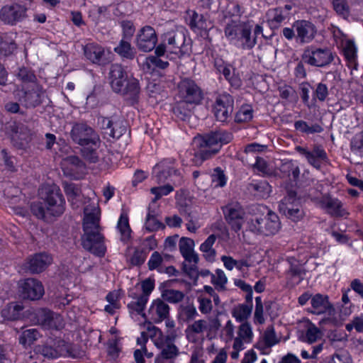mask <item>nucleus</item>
Listing matches in <instances>:
<instances>
[{
  "mask_svg": "<svg viewBox=\"0 0 363 363\" xmlns=\"http://www.w3.org/2000/svg\"><path fill=\"white\" fill-rule=\"evenodd\" d=\"M233 138V134L227 130L219 129L195 137L193 140L194 150L186 151L182 160L183 164L186 159L191 157V162L195 166H200L207 160L217 155L222 146L229 143ZM188 162H186L187 164Z\"/></svg>",
  "mask_w": 363,
  "mask_h": 363,
  "instance_id": "f257e3e1",
  "label": "nucleus"
},
{
  "mask_svg": "<svg viewBox=\"0 0 363 363\" xmlns=\"http://www.w3.org/2000/svg\"><path fill=\"white\" fill-rule=\"evenodd\" d=\"M84 217L83 221L84 234L82 235V245L84 250L102 257L106 252L105 238L101 233L99 225L100 211L94 206H87L84 208Z\"/></svg>",
  "mask_w": 363,
  "mask_h": 363,
  "instance_id": "f03ea898",
  "label": "nucleus"
},
{
  "mask_svg": "<svg viewBox=\"0 0 363 363\" xmlns=\"http://www.w3.org/2000/svg\"><path fill=\"white\" fill-rule=\"evenodd\" d=\"M43 201L33 202L30 205L32 213L39 219L48 220L59 217L65 210V200L57 185H47L40 192Z\"/></svg>",
  "mask_w": 363,
  "mask_h": 363,
  "instance_id": "7ed1b4c3",
  "label": "nucleus"
},
{
  "mask_svg": "<svg viewBox=\"0 0 363 363\" xmlns=\"http://www.w3.org/2000/svg\"><path fill=\"white\" fill-rule=\"evenodd\" d=\"M108 79L112 90L125 96L131 103H135L139 97L140 87L135 78H128V73L120 64L111 65Z\"/></svg>",
  "mask_w": 363,
  "mask_h": 363,
  "instance_id": "20e7f679",
  "label": "nucleus"
},
{
  "mask_svg": "<svg viewBox=\"0 0 363 363\" xmlns=\"http://www.w3.org/2000/svg\"><path fill=\"white\" fill-rule=\"evenodd\" d=\"M224 33L230 43L242 50H251L257 44L256 38L251 35L250 26L240 21H231L228 23Z\"/></svg>",
  "mask_w": 363,
  "mask_h": 363,
  "instance_id": "39448f33",
  "label": "nucleus"
},
{
  "mask_svg": "<svg viewBox=\"0 0 363 363\" xmlns=\"http://www.w3.org/2000/svg\"><path fill=\"white\" fill-rule=\"evenodd\" d=\"M156 330L160 335L155 339L154 343L160 352L157 354L155 363H174V359L179 354V348L173 343L172 337H164L159 329Z\"/></svg>",
  "mask_w": 363,
  "mask_h": 363,
  "instance_id": "423d86ee",
  "label": "nucleus"
},
{
  "mask_svg": "<svg viewBox=\"0 0 363 363\" xmlns=\"http://www.w3.org/2000/svg\"><path fill=\"white\" fill-rule=\"evenodd\" d=\"M281 228L279 216L269 211L264 217H256L250 223V228L252 231L263 234L266 236L276 234Z\"/></svg>",
  "mask_w": 363,
  "mask_h": 363,
  "instance_id": "0eeeda50",
  "label": "nucleus"
},
{
  "mask_svg": "<svg viewBox=\"0 0 363 363\" xmlns=\"http://www.w3.org/2000/svg\"><path fill=\"white\" fill-rule=\"evenodd\" d=\"M72 141L81 146L100 145V138L98 133L85 123H74L70 131Z\"/></svg>",
  "mask_w": 363,
  "mask_h": 363,
  "instance_id": "6e6552de",
  "label": "nucleus"
},
{
  "mask_svg": "<svg viewBox=\"0 0 363 363\" xmlns=\"http://www.w3.org/2000/svg\"><path fill=\"white\" fill-rule=\"evenodd\" d=\"M179 96L182 101L192 106L201 103L203 99V93L196 82L189 78L182 79L178 84Z\"/></svg>",
  "mask_w": 363,
  "mask_h": 363,
  "instance_id": "1a4fd4ad",
  "label": "nucleus"
},
{
  "mask_svg": "<svg viewBox=\"0 0 363 363\" xmlns=\"http://www.w3.org/2000/svg\"><path fill=\"white\" fill-rule=\"evenodd\" d=\"M176 160L173 158L164 159L157 163L152 169V177L158 184L164 183L171 177L180 179V172L175 167Z\"/></svg>",
  "mask_w": 363,
  "mask_h": 363,
  "instance_id": "9d476101",
  "label": "nucleus"
},
{
  "mask_svg": "<svg viewBox=\"0 0 363 363\" xmlns=\"http://www.w3.org/2000/svg\"><path fill=\"white\" fill-rule=\"evenodd\" d=\"M302 60L311 66L323 67L330 64L333 55L328 48H306L303 55Z\"/></svg>",
  "mask_w": 363,
  "mask_h": 363,
  "instance_id": "9b49d317",
  "label": "nucleus"
},
{
  "mask_svg": "<svg viewBox=\"0 0 363 363\" xmlns=\"http://www.w3.org/2000/svg\"><path fill=\"white\" fill-rule=\"evenodd\" d=\"M234 99L231 95L224 93L218 95L213 106V111L217 121L227 122L233 111Z\"/></svg>",
  "mask_w": 363,
  "mask_h": 363,
  "instance_id": "f8f14e48",
  "label": "nucleus"
},
{
  "mask_svg": "<svg viewBox=\"0 0 363 363\" xmlns=\"http://www.w3.org/2000/svg\"><path fill=\"white\" fill-rule=\"evenodd\" d=\"M162 38L167 44V50L169 53L175 54L179 57L184 54L185 52L183 50V48L186 41V35L182 28L164 33Z\"/></svg>",
  "mask_w": 363,
  "mask_h": 363,
  "instance_id": "ddd939ff",
  "label": "nucleus"
},
{
  "mask_svg": "<svg viewBox=\"0 0 363 363\" xmlns=\"http://www.w3.org/2000/svg\"><path fill=\"white\" fill-rule=\"evenodd\" d=\"M225 218L232 230L238 232L244 223L245 211L238 203H232L223 208Z\"/></svg>",
  "mask_w": 363,
  "mask_h": 363,
  "instance_id": "4468645a",
  "label": "nucleus"
},
{
  "mask_svg": "<svg viewBox=\"0 0 363 363\" xmlns=\"http://www.w3.org/2000/svg\"><path fill=\"white\" fill-rule=\"evenodd\" d=\"M157 42L156 32L150 26H145L140 29L135 38L136 47L139 50L145 52H150L155 49Z\"/></svg>",
  "mask_w": 363,
  "mask_h": 363,
  "instance_id": "2eb2a0df",
  "label": "nucleus"
},
{
  "mask_svg": "<svg viewBox=\"0 0 363 363\" xmlns=\"http://www.w3.org/2000/svg\"><path fill=\"white\" fill-rule=\"evenodd\" d=\"M296 35V40L300 44L311 43L315 37L317 29L315 26L306 20H298L293 23Z\"/></svg>",
  "mask_w": 363,
  "mask_h": 363,
  "instance_id": "dca6fc26",
  "label": "nucleus"
},
{
  "mask_svg": "<svg viewBox=\"0 0 363 363\" xmlns=\"http://www.w3.org/2000/svg\"><path fill=\"white\" fill-rule=\"evenodd\" d=\"M17 95L18 102L26 108H30L39 106L45 94L40 86L35 85L31 89L19 91Z\"/></svg>",
  "mask_w": 363,
  "mask_h": 363,
  "instance_id": "f3484780",
  "label": "nucleus"
},
{
  "mask_svg": "<svg viewBox=\"0 0 363 363\" xmlns=\"http://www.w3.org/2000/svg\"><path fill=\"white\" fill-rule=\"evenodd\" d=\"M27 8L24 5L13 4L4 6L0 12V18L5 23L15 25L26 17Z\"/></svg>",
  "mask_w": 363,
  "mask_h": 363,
  "instance_id": "a211bd4d",
  "label": "nucleus"
},
{
  "mask_svg": "<svg viewBox=\"0 0 363 363\" xmlns=\"http://www.w3.org/2000/svg\"><path fill=\"white\" fill-rule=\"evenodd\" d=\"M20 292L23 298L32 301L40 299L44 294V288L41 282L33 278L19 281Z\"/></svg>",
  "mask_w": 363,
  "mask_h": 363,
  "instance_id": "6ab92c4d",
  "label": "nucleus"
},
{
  "mask_svg": "<svg viewBox=\"0 0 363 363\" xmlns=\"http://www.w3.org/2000/svg\"><path fill=\"white\" fill-rule=\"evenodd\" d=\"M61 317L46 308H40L34 313V321L45 329L57 330L61 325Z\"/></svg>",
  "mask_w": 363,
  "mask_h": 363,
  "instance_id": "aec40b11",
  "label": "nucleus"
},
{
  "mask_svg": "<svg viewBox=\"0 0 363 363\" xmlns=\"http://www.w3.org/2000/svg\"><path fill=\"white\" fill-rule=\"evenodd\" d=\"M295 149L298 153L306 157L307 162L311 166L317 169H320L323 162L326 161L328 159L326 152L320 145H314L311 151L301 146H296Z\"/></svg>",
  "mask_w": 363,
  "mask_h": 363,
  "instance_id": "412c9836",
  "label": "nucleus"
},
{
  "mask_svg": "<svg viewBox=\"0 0 363 363\" xmlns=\"http://www.w3.org/2000/svg\"><path fill=\"white\" fill-rule=\"evenodd\" d=\"M52 257L47 252L35 253L30 256L25 267L32 274H38L43 272L52 262Z\"/></svg>",
  "mask_w": 363,
  "mask_h": 363,
  "instance_id": "4be33fe9",
  "label": "nucleus"
},
{
  "mask_svg": "<svg viewBox=\"0 0 363 363\" xmlns=\"http://www.w3.org/2000/svg\"><path fill=\"white\" fill-rule=\"evenodd\" d=\"M11 140L16 147L23 149L31 139L33 131L26 125L14 123L11 125Z\"/></svg>",
  "mask_w": 363,
  "mask_h": 363,
  "instance_id": "5701e85b",
  "label": "nucleus"
},
{
  "mask_svg": "<svg viewBox=\"0 0 363 363\" xmlns=\"http://www.w3.org/2000/svg\"><path fill=\"white\" fill-rule=\"evenodd\" d=\"M169 306L164 300L157 298L154 300L148 310V318L155 323H162L168 318Z\"/></svg>",
  "mask_w": 363,
  "mask_h": 363,
  "instance_id": "b1692460",
  "label": "nucleus"
},
{
  "mask_svg": "<svg viewBox=\"0 0 363 363\" xmlns=\"http://www.w3.org/2000/svg\"><path fill=\"white\" fill-rule=\"evenodd\" d=\"M311 303L313 308L311 313L315 315L323 313L331 315L335 311L333 306L330 303L328 296L326 295L316 294L311 297Z\"/></svg>",
  "mask_w": 363,
  "mask_h": 363,
  "instance_id": "393cba45",
  "label": "nucleus"
},
{
  "mask_svg": "<svg viewBox=\"0 0 363 363\" xmlns=\"http://www.w3.org/2000/svg\"><path fill=\"white\" fill-rule=\"evenodd\" d=\"M320 203L322 207L325 208L332 216L345 217L349 214L343 208L342 202L337 199L330 196L324 197Z\"/></svg>",
  "mask_w": 363,
  "mask_h": 363,
  "instance_id": "a878e982",
  "label": "nucleus"
},
{
  "mask_svg": "<svg viewBox=\"0 0 363 363\" xmlns=\"http://www.w3.org/2000/svg\"><path fill=\"white\" fill-rule=\"evenodd\" d=\"M84 54L87 60L94 64L104 63V49L99 44L91 43L84 47Z\"/></svg>",
  "mask_w": 363,
  "mask_h": 363,
  "instance_id": "bb28decb",
  "label": "nucleus"
},
{
  "mask_svg": "<svg viewBox=\"0 0 363 363\" xmlns=\"http://www.w3.org/2000/svg\"><path fill=\"white\" fill-rule=\"evenodd\" d=\"M285 274L288 284L294 286L298 285L303 279L305 270L300 264L290 263V267Z\"/></svg>",
  "mask_w": 363,
  "mask_h": 363,
  "instance_id": "cd10ccee",
  "label": "nucleus"
},
{
  "mask_svg": "<svg viewBox=\"0 0 363 363\" xmlns=\"http://www.w3.org/2000/svg\"><path fill=\"white\" fill-rule=\"evenodd\" d=\"M134 300L128 304V308L130 313H136L142 317L145 318L146 314L144 313L148 298L142 295H136L135 293H131L129 295Z\"/></svg>",
  "mask_w": 363,
  "mask_h": 363,
  "instance_id": "c85d7f7f",
  "label": "nucleus"
},
{
  "mask_svg": "<svg viewBox=\"0 0 363 363\" xmlns=\"http://www.w3.org/2000/svg\"><path fill=\"white\" fill-rule=\"evenodd\" d=\"M271 187L266 181H257L247 184V191L256 197L264 198L269 196Z\"/></svg>",
  "mask_w": 363,
  "mask_h": 363,
  "instance_id": "c756f323",
  "label": "nucleus"
},
{
  "mask_svg": "<svg viewBox=\"0 0 363 363\" xmlns=\"http://www.w3.org/2000/svg\"><path fill=\"white\" fill-rule=\"evenodd\" d=\"M40 336L38 330L35 328L26 329L20 334L18 342L24 348H28L33 345Z\"/></svg>",
  "mask_w": 363,
  "mask_h": 363,
  "instance_id": "7c9ffc66",
  "label": "nucleus"
},
{
  "mask_svg": "<svg viewBox=\"0 0 363 363\" xmlns=\"http://www.w3.org/2000/svg\"><path fill=\"white\" fill-rule=\"evenodd\" d=\"M194 108V106L179 101L173 108V113L179 120L186 121L191 117Z\"/></svg>",
  "mask_w": 363,
  "mask_h": 363,
  "instance_id": "2f4dec72",
  "label": "nucleus"
},
{
  "mask_svg": "<svg viewBox=\"0 0 363 363\" xmlns=\"http://www.w3.org/2000/svg\"><path fill=\"white\" fill-rule=\"evenodd\" d=\"M128 40L126 39L121 40L118 45L114 48V51L122 58L133 60L136 52Z\"/></svg>",
  "mask_w": 363,
  "mask_h": 363,
  "instance_id": "473e14b6",
  "label": "nucleus"
},
{
  "mask_svg": "<svg viewBox=\"0 0 363 363\" xmlns=\"http://www.w3.org/2000/svg\"><path fill=\"white\" fill-rule=\"evenodd\" d=\"M299 203V200L296 199V193L295 191H290L287 196L279 202L278 206L279 211L280 213L285 215L286 213H289L287 208H294Z\"/></svg>",
  "mask_w": 363,
  "mask_h": 363,
  "instance_id": "72a5a7b5",
  "label": "nucleus"
},
{
  "mask_svg": "<svg viewBox=\"0 0 363 363\" xmlns=\"http://www.w3.org/2000/svg\"><path fill=\"white\" fill-rule=\"evenodd\" d=\"M280 170L281 173L287 177L291 181L297 182L299 178V167L292 161H288L282 164Z\"/></svg>",
  "mask_w": 363,
  "mask_h": 363,
  "instance_id": "f704fd0d",
  "label": "nucleus"
},
{
  "mask_svg": "<svg viewBox=\"0 0 363 363\" xmlns=\"http://www.w3.org/2000/svg\"><path fill=\"white\" fill-rule=\"evenodd\" d=\"M268 23L272 28H277L281 23L285 20L286 16L284 15L282 8H275L270 9L268 13Z\"/></svg>",
  "mask_w": 363,
  "mask_h": 363,
  "instance_id": "c9c22d12",
  "label": "nucleus"
},
{
  "mask_svg": "<svg viewBox=\"0 0 363 363\" xmlns=\"http://www.w3.org/2000/svg\"><path fill=\"white\" fill-rule=\"evenodd\" d=\"M216 240V236L212 234L209 235L200 246V250L203 253V256L208 261H213L215 259L216 251L212 247Z\"/></svg>",
  "mask_w": 363,
  "mask_h": 363,
  "instance_id": "e433bc0d",
  "label": "nucleus"
},
{
  "mask_svg": "<svg viewBox=\"0 0 363 363\" xmlns=\"http://www.w3.org/2000/svg\"><path fill=\"white\" fill-rule=\"evenodd\" d=\"M16 48L15 41L11 38L6 36L1 38L0 41V59L13 55Z\"/></svg>",
  "mask_w": 363,
  "mask_h": 363,
  "instance_id": "4c0bfd02",
  "label": "nucleus"
},
{
  "mask_svg": "<svg viewBox=\"0 0 363 363\" xmlns=\"http://www.w3.org/2000/svg\"><path fill=\"white\" fill-rule=\"evenodd\" d=\"M23 306L16 303H10L1 311V315L4 319L9 320H17L20 317V313Z\"/></svg>",
  "mask_w": 363,
  "mask_h": 363,
  "instance_id": "58836bf2",
  "label": "nucleus"
},
{
  "mask_svg": "<svg viewBox=\"0 0 363 363\" xmlns=\"http://www.w3.org/2000/svg\"><path fill=\"white\" fill-rule=\"evenodd\" d=\"M127 132L125 121L121 119H113L111 130L108 135L113 138H119Z\"/></svg>",
  "mask_w": 363,
  "mask_h": 363,
  "instance_id": "ea45409f",
  "label": "nucleus"
},
{
  "mask_svg": "<svg viewBox=\"0 0 363 363\" xmlns=\"http://www.w3.org/2000/svg\"><path fill=\"white\" fill-rule=\"evenodd\" d=\"M296 130L306 134L319 133L323 130V128L318 123L308 125V124L302 120L297 121L294 123Z\"/></svg>",
  "mask_w": 363,
  "mask_h": 363,
  "instance_id": "a19ab883",
  "label": "nucleus"
},
{
  "mask_svg": "<svg viewBox=\"0 0 363 363\" xmlns=\"http://www.w3.org/2000/svg\"><path fill=\"white\" fill-rule=\"evenodd\" d=\"M321 337L320 330L312 323L308 324L305 335H302L301 340L310 344L316 342Z\"/></svg>",
  "mask_w": 363,
  "mask_h": 363,
  "instance_id": "79ce46f5",
  "label": "nucleus"
},
{
  "mask_svg": "<svg viewBox=\"0 0 363 363\" xmlns=\"http://www.w3.org/2000/svg\"><path fill=\"white\" fill-rule=\"evenodd\" d=\"M252 306L239 304L232 311L233 316L237 321L242 322L247 320L252 313Z\"/></svg>",
  "mask_w": 363,
  "mask_h": 363,
  "instance_id": "37998d69",
  "label": "nucleus"
},
{
  "mask_svg": "<svg viewBox=\"0 0 363 363\" xmlns=\"http://www.w3.org/2000/svg\"><path fill=\"white\" fill-rule=\"evenodd\" d=\"M278 342L279 340L276 336L274 328H267L264 334V342L258 343L257 348L259 350H264L265 347L270 348Z\"/></svg>",
  "mask_w": 363,
  "mask_h": 363,
  "instance_id": "c03bdc74",
  "label": "nucleus"
},
{
  "mask_svg": "<svg viewBox=\"0 0 363 363\" xmlns=\"http://www.w3.org/2000/svg\"><path fill=\"white\" fill-rule=\"evenodd\" d=\"M64 190L68 201L72 206H74L80 199V189L74 184L65 183L64 184ZM73 207L74 208V206Z\"/></svg>",
  "mask_w": 363,
  "mask_h": 363,
  "instance_id": "a18cd8bd",
  "label": "nucleus"
},
{
  "mask_svg": "<svg viewBox=\"0 0 363 363\" xmlns=\"http://www.w3.org/2000/svg\"><path fill=\"white\" fill-rule=\"evenodd\" d=\"M162 297L164 301L171 303H177L181 302L184 298V294L179 290L164 289L162 292Z\"/></svg>",
  "mask_w": 363,
  "mask_h": 363,
  "instance_id": "49530a36",
  "label": "nucleus"
},
{
  "mask_svg": "<svg viewBox=\"0 0 363 363\" xmlns=\"http://www.w3.org/2000/svg\"><path fill=\"white\" fill-rule=\"evenodd\" d=\"M333 6L338 16L347 19L350 15V6L346 0H333Z\"/></svg>",
  "mask_w": 363,
  "mask_h": 363,
  "instance_id": "de8ad7c7",
  "label": "nucleus"
},
{
  "mask_svg": "<svg viewBox=\"0 0 363 363\" xmlns=\"http://www.w3.org/2000/svg\"><path fill=\"white\" fill-rule=\"evenodd\" d=\"M253 110L249 105L242 106L235 115L237 123L248 122L252 118Z\"/></svg>",
  "mask_w": 363,
  "mask_h": 363,
  "instance_id": "09e8293b",
  "label": "nucleus"
},
{
  "mask_svg": "<svg viewBox=\"0 0 363 363\" xmlns=\"http://www.w3.org/2000/svg\"><path fill=\"white\" fill-rule=\"evenodd\" d=\"M117 228L124 238H128L130 235V228L128 222V217L126 213H121L118 219Z\"/></svg>",
  "mask_w": 363,
  "mask_h": 363,
  "instance_id": "8fccbe9b",
  "label": "nucleus"
},
{
  "mask_svg": "<svg viewBox=\"0 0 363 363\" xmlns=\"http://www.w3.org/2000/svg\"><path fill=\"white\" fill-rule=\"evenodd\" d=\"M227 178L223 170L220 167H216L213 169L211 174V182L214 187H223L226 184Z\"/></svg>",
  "mask_w": 363,
  "mask_h": 363,
  "instance_id": "3c124183",
  "label": "nucleus"
},
{
  "mask_svg": "<svg viewBox=\"0 0 363 363\" xmlns=\"http://www.w3.org/2000/svg\"><path fill=\"white\" fill-rule=\"evenodd\" d=\"M83 147H84L82 150V154L83 157L90 162H97L99 160V157L96 150L99 147V145H97L96 146H94V145H89Z\"/></svg>",
  "mask_w": 363,
  "mask_h": 363,
  "instance_id": "603ef678",
  "label": "nucleus"
},
{
  "mask_svg": "<svg viewBox=\"0 0 363 363\" xmlns=\"http://www.w3.org/2000/svg\"><path fill=\"white\" fill-rule=\"evenodd\" d=\"M341 46L343 48L345 58L350 62L354 61L357 57V48L354 43L351 40H347Z\"/></svg>",
  "mask_w": 363,
  "mask_h": 363,
  "instance_id": "864d4df0",
  "label": "nucleus"
},
{
  "mask_svg": "<svg viewBox=\"0 0 363 363\" xmlns=\"http://www.w3.org/2000/svg\"><path fill=\"white\" fill-rule=\"evenodd\" d=\"M163 263L164 258L160 252L155 251L151 255L147 262L148 269L151 271L157 269L160 272V269L164 267Z\"/></svg>",
  "mask_w": 363,
  "mask_h": 363,
  "instance_id": "5fc2aeb1",
  "label": "nucleus"
},
{
  "mask_svg": "<svg viewBox=\"0 0 363 363\" xmlns=\"http://www.w3.org/2000/svg\"><path fill=\"white\" fill-rule=\"evenodd\" d=\"M215 66L216 67L218 72L222 73L225 78L228 80L232 84H237V82H238V80L235 78L233 79L232 73H231V68L230 65H223V62L221 60H216L215 62Z\"/></svg>",
  "mask_w": 363,
  "mask_h": 363,
  "instance_id": "6e6d98bb",
  "label": "nucleus"
},
{
  "mask_svg": "<svg viewBox=\"0 0 363 363\" xmlns=\"http://www.w3.org/2000/svg\"><path fill=\"white\" fill-rule=\"evenodd\" d=\"M173 190V186L169 184L164 186L151 188L150 192L155 195L152 202H156L163 196H167L170 194Z\"/></svg>",
  "mask_w": 363,
  "mask_h": 363,
  "instance_id": "4d7b16f0",
  "label": "nucleus"
},
{
  "mask_svg": "<svg viewBox=\"0 0 363 363\" xmlns=\"http://www.w3.org/2000/svg\"><path fill=\"white\" fill-rule=\"evenodd\" d=\"M228 279L224 272L221 269H218L216 271V274H211V282L218 289L224 290L225 289V285Z\"/></svg>",
  "mask_w": 363,
  "mask_h": 363,
  "instance_id": "13d9d810",
  "label": "nucleus"
},
{
  "mask_svg": "<svg viewBox=\"0 0 363 363\" xmlns=\"http://www.w3.org/2000/svg\"><path fill=\"white\" fill-rule=\"evenodd\" d=\"M145 225L149 232H154L160 228H165V225L160 221L157 217L151 218L150 215H147Z\"/></svg>",
  "mask_w": 363,
  "mask_h": 363,
  "instance_id": "bf43d9fd",
  "label": "nucleus"
},
{
  "mask_svg": "<svg viewBox=\"0 0 363 363\" xmlns=\"http://www.w3.org/2000/svg\"><path fill=\"white\" fill-rule=\"evenodd\" d=\"M287 211L289 213H286L284 216L294 222L300 220L305 215L301 203L296 205L294 208H287Z\"/></svg>",
  "mask_w": 363,
  "mask_h": 363,
  "instance_id": "052dcab7",
  "label": "nucleus"
},
{
  "mask_svg": "<svg viewBox=\"0 0 363 363\" xmlns=\"http://www.w3.org/2000/svg\"><path fill=\"white\" fill-rule=\"evenodd\" d=\"M238 337H240L246 342L251 341L252 337V328L248 323H244L240 325Z\"/></svg>",
  "mask_w": 363,
  "mask_h": 363,
  "instance_id": "680f3d73",
  "label": "nucleus"
},
{
  "mask_svg": "<svg viewBox=\"0 0 363 363\" xmlns=\"http://www.w3.org/2000/svg\"><path fill=\"white\" fill-rule=\"evenodd\" d=\"M328 96V89L326 84L318 83L316 89L314 90L313 99H318L320 101H324Z\"/></svg>",
  "mask_w": 363,
  "mask_h": 363,
  "instance_id": "e2e57ef3",
  "label": "nucleus"
},
{
  "mask_svg": "<svg viewBox=\"0 0 363 363\" xmlns=\"http://www.w3.org/2000/svg\"><path fill=\"white\" fill-rule=\"evenodd\" d=\"M101 88L99 86H95L92 91L87 96L86 104L89 108H94L98 105L99 102V96Z\"/></svg>",
  "mask_w": 363,
  "mask_h": 363,
  "instance_id": "0e129e2a",
  "label": "nucleus"
},
{
  "mask_svg": "<svg viewBox=\"0 0 363 363\" xmlns=\"http://www.w3.org/2000/svg\"><path fill=\"white\" fill-rule=\"evenodd\" d=\"M179 251L182 255L186 254L194 250V241L189 238H182L179 242Z\"/></svg>",
  "mask_w": 363,
  "mask_h": 363,
  "instance_id": "69168bd1",
  "label": "nucleus"
},
{
  "mask_svg": "<svg viewBox=\"0 0 363 363\" xmlns=\"http://www.w3.org/2000/svg\"><path fill=\"white\" fill-rule=\"evenodd\" d=\"M120 23L123 30V39L130 40L135 30L133 23L130 21H122Z\"/></svg>",
  "mask_w": 363,
  "mask_h": 363,
  "instance_id": "338daca9",
  "label": "nucleus"
},
{
  "mask_svg": "<svg viewBox=\"0 0 363 363\" xmlns=\"http://www.w3.org/2000/svg\"><path fill=\"white\" fill-rule=\"evenodd\" d=\"M17 77L23 82H33L36 77L33 72L28 68H20L17 73Z\"/></svg>",
  "mask_w": 363,
  "mask_h": 363,
  "instance_id": "774afa93",
  "label": "nucleus"
}]
</instances>
